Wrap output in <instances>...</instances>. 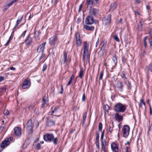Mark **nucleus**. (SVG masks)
I'll list each match as a JSON object with an SVG mask.
<instances>
[{
    "label": "nucleus",
    "instance_id": "f257e3e1",
    "mask_svg": "<svg viewBox=\"0 0 152 152\" xmlns=\"http://www.w3.org/2000/svg\"><path fill=\"white\" fill-rule=\"evenodd\" d=\"M126 106L120 103L115 105L114 108V111L117 113H124L126 110Z\"/></svg>",
    "mask_w": 152,
    "mask_h": 152
},
{
    "label": "nucleus",
    "instance_id": "f03ea898",
    "mask_svg": "<svg viewBox=\"0 0 152 152\" xmlns=\"http://www.w3.org/2000/svg\"><path fill=\"white\" fill-rule=\"evenodd\" d=\"M83 48L84 50L83 58V61L85 62L86 60H89L90 59V56L88 53L89 46L86 42H84Z\"/></svg>",
    "mask_w": 152,
    "mask_h": 152
},
{
    "label": "nucleus",
    "instance_id": "7ed1b4c3",
    "mask_svg": "<svg viewBox=\"0 0 152 152\" xmlns=\"http://www.w3.org/2000/svg\"><path fill=\"white\" fill-rule=\"evenodd\" d=\"M99 0H86V4L87 5V8L94 7L95 6L98 7Z\"/></svg>",
    "mask_w": 152,
    "mask_h": 152
},
{
    "label": "nucleus",
    "instance_id": "20e7f679",
    "mask_svg": "<svg viewBox=\"0 0 152 152\" xmlns=\"http://www.w3.org/2000/svg\"><path fill=\"white\" fill-rule=\"evenodd\" d=\"M13 138L12 137H10L9 138L6 139L4 140L2 142L1 144V147L3 149L7 147L10 144V142L12 141Z\"/></svg>",
    "mask_w": 152,
    "mask_h": 152
},
{
    "label": "nucleus",
    "instance_id": "39448f33",
    "mask_svg": "<svg viewBox=\"0 0 152 152\" xmlns=\"http://www.w3.org/2000/svg\"><path fill=\"white\" fill-rule=\"evenodd\" d=\"M130 130L129 127L127 125H124L122 127V131L123 132V136L126 137L129 134Z\"/></svg>",
    "mask_w": 152,
    "mask_h": 152
},
{
    "label": "nucleus",
    "instance_id": "423d86ee",
    "mask_svg": "<svg viewBox=\"0 0 152 152\" xmlns=\"http://www.w3.org/2000/svg\"><path fill=\"white\" fill-rule=\"evenodd\" d=\"M43 138L45 141H52L54 138V136L52 134L46 133L44 135Z\"/></svg>",
    "mask_w": 152,
    "mask_h": 152
},
{
    "label": "nucleus",
    "instance_id": "0eeeda50",
    "mask_svg": "<svg viewBox=\"0 0 152 152\" xmlns=\"http://www.w3.org/2000/svg\"><path fill=\"white\" fill-rule=\"evenodd\" d=\"M46 43L44 42L42 43L39 46L37 49V53L38 54H43L44 48L45 45Z\"/></svg>",
    "mask_w": 152,
    "mask_h": 152
},
{
    "label": "nucleus",
    "instance_id": "6e6552de",
    "mask_svg": "<svg viewBox=\"0 0 152 152\" xmlns=\"http://www.w3.org/2000/svg\"><path fill=\"white\" fill-rule=\"evenodd\" d=\"M89 8L90 9L89 10V12L90 13V15L92 16H96L99 14V10L97 9L94 8Z\"/></svg>",
    "mask_w": 152,
    "mask_h": 152
},
{
    "label": "nucleus",
    "instance_id": "1a4fd4ad",
    "mask_svg": "<svg viewBox=\"0 0 152 152\" xmlns=\"http://www.w3.org/2000/svg\"><path fill=\"white\" fill-rule=\"evenodd\" d=\"M76 44L77 46L79 47L81 44V42L80 39V34L78 32H76L75 34Z\"/></svg>",
    "mask_w": 152,
    "mask_h": 152
},
{
    "label": "nucleus",
    "instance_id": "9d476101",
    "mask_svg": "<svg viewBox=\"0 0 152 152\" xmlns=\"http://www.w3.org/2000/svg\"><path fill=\"white\" fill-rule=\"evenodd\" d=\"M93 18L91 15L88 16L85 20V23L86 24L91 25L93 23Z\"/></svg>",
    "mask_w": 152,
    "mask_h": 152
},
{
    "label": "nucleus",
    "instance_id": "9b49d317",
    "mask_svg": "<svg viewBox=\"0 0 152 152\" xmlns=\"http://www.w3.org/2000/svg\"><path fill=\"white\" fill-rule=\"evenodd\" d=\"M33 128L32 121L31 119L29 120L26 123V129L28 132L32 130Z\"/></svg>",
    "mask_w": 152,
    "mask_h": 152
},
{
    "label": "nucleus",
    "instance_id": "f8f14e48",
    "mask_svg": "<svg viewBox=\"0 0 152 152\" xmlns=\"http://www.w3.org/2000/svg\"><path fill=\"white\" fill-rule=\"evenodd\" d=\"M26 46L27 47L29 46L32 42V39L30 36L29 35L28 36L27 38L25 40Z\"/></svg>",
    "mask_w": 152,
    "mask_h": 152
},
{
    "label": "nucleus",
    "instance_id": "ddd939ff",
    "mask_svg": "<svg viewBox=\"0 0 152 152\" xmlns=\"http://www.w3.org/2000/svg\"><path fill=\"white\" fill-rule=\"evenodd\" d=\"M15 135L17 136H20L21 134V129L18 127H15L14 129Z\"/></svg>",
    "mask_w": 152,
    "mask_h": 152
},
{
    "label": "nucleus",
    "instance_id": "4468645a",
    "mask_svg": "<svg viewBox=\"0 0 152 152\" xmlns=\"http://www.w3.org/2000/svg\"><path fill=\"white\" fill-rule=\"evenodd\" d=\"M57 40V38L56 37H51L49 40V43L51 46H54Z\"/></svg>",
    "mask_w": 152,
    "mask_h": 152
},
{
    "label": "nucleus",
    "instance_id": "2eb2a0df",
    "mask_svg": "<svg viewBox=\"0 0 152 152\" xmlns=\"http://www.w3.org/2000/svg\"><path fill=\"white\" fill-rule=\"evenodd\" d=\"M111 20V15H109L107 16L104 18L103 21L105 24L109 23Z\"/></svg>",
    "mask_w": 152,
    "mask_h": 152
},
{
    "label": "nucleus",
    "instance_id": "dca6fc26",
    "mask_svg": "<svg viewBox=\"0 0 152 152\" xmlns=\"http://www.w3.org/2000/svg\"><path fill=\"white\" fill-rule=\"evenodd\" d=\"M51 111L50 112V115H53V113H54L55 114L54 115L57 116L56 114L59 111V107H53L51 108Z\"/></svg>",
    "mask_w": 152,
    "mask_h": 152
},
{
    "label": "nucleus",
    "instance_id": "f3484780",
    "mask_svg": "<svg viewBox=\"0 0 152 152\" xmlns=\"http://www.w3.org/2000/svg\"><path fill=\"white\" fill-rule=\"evenodd\" d=\"M30 85V81L28 80H26L23 83L22 88L23 89L27 88Z\"/></svg>",
    "mask_w": 152,
    "mask_h": 152
},
{
    "label": "nucleus",
    "instance_id": "a211bd4d",
    "mask_svg": "<svg viewBox=\"0 0 152 152\" xmlns=\"http://www.w3.org/2000/svg\"><path fill=\"white\" fill-rule=\"evenodd\" d=\"M115 119L118 122L122 121L123 120V116L120 115L118 113H115Z\"/></svg>",
    "mask_w": 152,
    "mask_h": 152
},
{
    "label": "nucleus",
    "instance_id": "6ab92c4d",
    "mask_svg": "<svg viewBox=\"0 0 152 152\" xmlns=\"http://www.w3.org/2000/svg\"><path fill=\"white\" fill-rule=\"evenodd\" d=\"M111 147L112 150L115 152H118V149L117 145L115 143H113L111 144Z\"/></svg>",
    "mask_w": 152,
    "mask_h": 152
},
{
    "label": "nucleus",
    "instance_id": "aec40b11",
    "mask_svg": "<svg viewBox=\"0 0 152 152\" xmlns=\"http://www.w3.org/2000/svg\"><path fill=\"white\" fill-rule=\"evenodd\" d=\"M122 83V82H118L117 84V88L121 91H122L123 90V85Z\"/></svg>",
    "mask_w": 152,
    "mask_h": 152
},
{
    "label": "nucleus",
    "instance_id": "412c9836",
    "mask_svg": "<svg viewBox=\"0 0 152 152\" xmlns=\"http://www.w3.org/2000/svg\"><path fill=\"white\" fill-rule=\"evenodd\" d=\"M106 145V142L105 140L102 141L101 142V146L102 150H103L104 152H106L107 151V149L105 147Z\"/></svg>",
    "mask_w": 152,
    "mask_h": 152
},
{
    "label": "nucleus",
    "instance_id": "4be33fe9",
    "mask_svg": "<svg viewBox=\"0 0 152 152\" xmlns=\"http://www.w3.org/2000/svg\"><path fill=\"white\" fill-rule=\"evenodd\" d=\"M55 124V123L53 120H50L48 118L47 121L46 125L48 126H52Z\"/></svg>",
    "mask_w": 152,
    "mask_h": 152
},
{
    "label": "nucleus",
    "instance_id": "5701e85b",
    "mask_svg": "<svg viewBox=\"0 0 152 152\" xmlns=\"http://www.w3.org/2000/svg\"><path fill=\"white\" fill-rule=\"evenodd\" d=\"M87 25L88 24L84 25V28L87 30H89V31H93L94 29V26H88Z\"/></svg>",
    "mask_w": 152,
    "mask_h": 152
},
{
    "label": "nucleus",
    "instance_id": "b1692460",
    "mask_svg": "<svg viewBox=\"0 0 152 152\" xmlns=\"http://www.w3.org/2000/svg\"><path fill=\"white\" fill-rule=\"evenodd\" d=\"M113 62L112 63L111 65L113 66H114L117 63V59L115 55L113 57Z\"/></svg>",
    "mask_w": 152,
    "mask_h": 152
},
{
    "label": "nucleus",
    "instance_id": "393cba45",
    "mask_svg": "<svg viewBox=\"0 0 152 152\" xmlns=\"http://www.w3.org/2000/svg\"><path fill=\"white\" fill-rule=\"evenodd\" d=\"M142 20H140V23L137 26V28L139 31H142V29L143 24L142 23Z\"/></svg>",
    "mask_w": 152,
    "mask_h": 152
},
{
    "label": "nucleus",
    "instance_id": "a878e982",
    "mask_svg": "<svg viewBox=\"0 0 152 152\" xmlns=\"http://www.w3.org/2000/svg\"><path fill=\"white\" fill-rule=\"evenodd\" d=\"M40 34V33L39 31L35 32L34 34V36L36 39H38V38Z\"/></svg>",
    "mask_w": 152,
    "mask_h": 152
},
{
    "label": "nucleus",
    "instance_id": "bb28decb",
    "mask_svg": "<svg viewBox=\"0 0 152 152\" xmlns=\"http://www.w3.org/2000/svg\"><path fill=\"white\" fill-rule=\"evenodd\" d=\"M145 69L148 71H150L152 72V65H149L145 68Z\"/></svg>",
    "mask_w": 152,
    "mask_h": 152
},
{
    "label": "nucleus",
    "instance_id": "cd10ccee",
    "mask_svg": "<svg viewBox=\"0 0 152 152\" xmlns=\"http://www.w3.org/2000/svg\"><path fill=\"white\" fill-rule=\"evenodd\" d=\"M67 59V54L65 51H64L63 54V62L64 63L66 61Z\"/></svg>",
    "mask_w": 152,
    "mask_h": 152
},
{
    "label": "nucleus",
    "instance_id": "c85d7f7f",
    "mask_svg": "<svg viewBox=\"0 0 152 152\" xmlns=\"http://www.w3.org/2000/svg\"><path fill=\"white\" fill-rule=\"evenodd\" d=\"M116 7V2H114L111 4L110 5V9L111 10H113Z\"/></svg>",
    "mask_w": 152,
    "mask_h": 152
},
{
    "label": "nucleus",
    "instance_id": "c756f323",
    "mask_svg": "<svg viewBox=\"0 0 152 152\" xmlns=\"http://www.w3.org/2000/svg\"><path fill=\"white\" fill-rule=\"evenodd\" d=\"M83 69L82 68L80 69V70L79 74V77L82 78L83 77Z\"/></svg>",
    "mask_w": 152,
    "mask_h": 152
},
{
    "label": "nucleus",
    "instance_id": "7c9ffc66",
    "mask_svg": "<svg viewBox=\"0 0 152 152\" xmlns=\"http://www.w3.org/2000/svg\"><path fill=\"white\" fill-rule=\"evenodd\" d=\"M87 113H84L83 115V119L82 120L83 124H84L85 123V120L86 118Z\"/></svg>",
    "mask_w": 152,
    "mask_h": 152
},
{
    "label": "nucleus",
    "instance_id": "2f4dec72",
    "mask_svg": "<svg viewBox=\"0 0 152 152\" xmlns=\"http://www.w3.org/2000/svg\"><path fill=\"white\" fill-rule=\"evenodd\" d=\"M53 144L56 145L58 141V138L57 137L54 138L53 140Z\"/></svg>",
    "mask_w": 152,
    "mask_h": 152
},
{
    "label": "nucleus",
    "instance_id": "473e14b6",
    "mask_svg": "<svg viewBox=\"0 0 152 152\" xmlns=\"http://www.w3.org/2000/svg\"><path fill=\"white\" fill-rule=\"evenodd\" d=\"M23 18V16H22L20 17V19L17 20L16 21V26H18V24L20 23L21 21L22 20V18Z\"/></svg>",
    "mask_w": 152,
    "mask_h": 152
},
{
    "label": "nucleus",
    "instance_id": "72a5a7b5",
    "mask_svg": "<svg viewBox=\"0 0 152 152\" xmlns=\"http://www.w3.org/2000/svg\"><path fill=\"white\" fill-rule=\"evenodd\" d=\"M140 104L139 105V107H142V104H143L144 106L145 105V103L144 102V100L142 99H141L140 100Z\"/></svg>",
    "mask_w": 152,
    "mask_h": 152
},
{
    "label": "nucleus",
    "instance_id": "f704fd0d",
    "mask_svg": "<svg viewBox=\"0 0 152 152\" xmlns=\"http://www.w3.org/2000/svg\"><path fill=\"white\" fill-rule=\"evenodd\" d=\"M3 113L4 115H9L10 113L7 110H4Z\"/></svg>",
    "mask_w": 152,
    "mask_h": 152
},
{
    "label": "nucleus",
    "instance_id": "c9c22d12",
    "mask_svg": "<svg viewBox=\"0 0 152 152\" xmlns=\"http://www.w3.org/2000/svg\"><path fill=\"white\" fill-rule=\"evenodd\" d=\"M47 67V66L46 64L45 63H44V64L43 68L42 70V71L43 72L45 71L46 70V69Z\"/></svg>",
    "mask_w": 152,
    "mask_h": 152
},
{
    "label": "nucleus",
    "instance_id": "e433bc0d",
    "mask_svg": "<svg viewBox=\"0 0 152 152\" xmlns=\"http://www.w3.org/2000/svg\"><path fill=\"white\" fill-rule=\"evenodd\" d=\"M18 0H13V1H11L10 3H9L8 5H7L9 7H10V6H11L12 5V4L15 2H16Z\"/></svg>",
    "mask_w": 152,
    "mask_h": 152
},
{
    "label": "nucleus",
    "instance_id": "4c0bfd02",
    "mask_svg": "<svg viewBox=\"0 0 152 152\" xmlns=\"http://www.w3.org/2000/svg\"><path fill=\"white\" fill-rule=\"evenodd\" d=\"M46 103V100L45 98H43L42 99V107H43L45 105V104Z\"/></svg>",
    "mask_w": 152,
    "mask_h": 152
},
{
    "label": "nucleus",
    "instance_id": "58836bf2",
    "mask_svg": "<svg viewBox=\"0 0 152 152\" xmlns=\"http://www.w3.org/2000/svg\"><path fill=\"white\" fill-rule=\"evenodd\" d=\"M102 124L101 123H99V131H100L102 130Z\"/></svg>",
    "mask_w": 152,
    "mask_h": 152
},
{
    "label": "nucleus",
    "instance_id": "ea45409f",
    "mask_svg": "<svg viewBox=\"0 0 152 152\" xmlns=\"http://www.w3.org/2000/svg\"><path fill=\"white\" fill-rule=\"evenodd\" d=\"M103 75H104L103 72V71H102L100 73V76L99 77V80H102V79Z\"/></svg>",
    "mask_w": 152,
    "mask_h": 152
},
{
    "label": "nucleus",
    "instance_id": "a19ab883",
    "mask_svg": "<svg viewBox=\"0 0 152 152\" xmlns=\"http://www.w3.org/2000/svg\"><path fill=\"white\" fill-rule=\"evenodd\" d=\"M96 145L97 148L98 149L99 148V140H96Z\"/></svg>",
    "mask_w": 152,
    "mask_h": 152
},
{
    "label": "nucleus",
    "instance_id": "79ce46f5",
    "mask_svg": "<svg viewBox=\"0 0 152 152\" xmlns=\"http://www.w3.org/2000/svg\"><path fill=\"white\" fill-rule=\"evenodd\" d=\"M26 31H24L22 34L21 37H20V38H21V37H24L26 34Z\"/></svg>",
    "mask_w": 152,
    "mask_h": 152
},
{
    "label": "nucleus",
    "instance_id": "37998d69",
    "mask_svg": "<svg viewBox=\"0 0 152 152\" xmlns=\"http://www.w3.org/2000/svg\"><path fill=\"white\" fill-rule=\"evenodd\" d=\"M61 89L60 91L59 92V93H60L61 94H62L63 90H64L63 86H62V85H61Z\"/></svg>",
    "mask_w": 152,
    "mask_h": 152
},
{
    "label": "nucleus",
    "instance_id": "c03bdc74",
    "mask_svg": "<svg viewBox=\"0 0 152 152\" xmlns=\"http://www.w3.org/2000/svg\"><path fill=\"white\" fill-rule=\"evenodd\" d=\"M114 39L117 42H119L120 41L119 39L115 35L114 36Z\"/></svg>",
    "mask_w": 152,
    "mask_h": 152
},
{
    "label": "nucleus",
    "instance_id": "a18cd8bd",
    "mask_svg": "<svg viewBox=\"0 0 152 152\" xmlns=\"http://www.w3.org/2000/svg\"><path fill=\"white\" fill-rule=\"evenodd\" d=\"M36 148L37 150H39L40 149V143H38L36 145Z\"/></svg>",
    "mask_w": 152,
    "mask_h": 152
},
{
    "label": "nucleus",
    "instance_id": "49530a36",
    "mask_svg": "<svg viewBox=\"0 0 152 152\" xmlns=\"http://www.w3.org/2000/svg\"><path fill=\"white\" fill-rule=\"evenodd\" d=\"M96 140H99V134L97 132L96 133Z\"/></svg>",
    "mask_w": 152,
    "mask_h": 152
},
{
    "label": "nucleus",
    "instance_id": "de8ad7c7",
    "mask_svg": "<svg viewBox=\"0 0 152 152\" xmlns=\"http://www.w3.org/2000/svg\"><path fill=\"white\" fill-rule=\"evenodd\" d=\"M12 39V37L10 36L9 38V39L8 40V41L6 43L5 45V46H7V45H8L10 42V39Z\"/></svg>",
    "mask_w": 152,
    "mask_h": 152
},
{
    "label": "nucleus",
    "instance_id": "09e8293b",
    "mask_svg": "<svg viewBox=\"0 0 152 152\" xmlns=\"http://www.w3.org/2000/svg\"><path fill=\"white\" fill-rule=\"evenodd\" d=\"M131 151L129 147L127 146L126 148V152H131Z\"/></svg>",
    "mask_w": 152,
    "mask_h": 152
},
{
    "label": "nucleus",
    "instance_id": "8fccbe9b",
    "mask_svg": "<svg viewBox=\"0 0 152 152\" xmlns=\"http://www.w3.org/2000/svg\"><path fill=\"white\" fill-rule=\"evenodd\" d=\"M127 88L128 89H130L131 88V84L130 83L128 82V84L127 85Z\"/></svg>",
    "mask_w": 152,
    "mask_h": 152
},
{
    "label": "nucleus",
    "instance_id": "3c124183",
    "mask_svg": "<svg viewBox=\"0 0 152 152\" xmlns=\"http://www.w3.org/2000/svg\"><path fill=\"white\" fill-rule=\"evenodd\" d=\"M72 80L70 79L67 84V86H68L70 85L71 84V83H72Z\"/></svg>",
    "mask_w": 152,
    "mask_h": 152
},
{
    "label": "nucleus",
    "instance_id": "603ef678",
    "mask_svg": "<svg viewBox=\"0 0 152 152\" xmlns=\"http://www.w3.org/2000/svg\"><path fill=\"white\" fill-rule=\"evenodd\" d=\"M82 100L83 101H84L85 100V94H83V95Z\"/></svg>",
    "mask_w": 152,
    "mask_h": 152
},
{
    "label": "nucleus",
    "instance_id": "864d4df0",
    "mask_svg": "<svg viewBox=\"0 0 152 152\" xmlns=\"http://www.w3.org/2000/svg\"><path fill=\"white\" fill-rule=\"evenodd\" d=\"M27 16H28V19L29 20L31 18V13H28L27 15Z\"/></svg>",
    "mask_w": 152,
    "mask_h": 152
},
{
    "label": "nucleus",
    "instance_id": "5fc2aeb1",
    "mask_svg": "<svg viewBox=\"0 0 152 152\" xmlns=\"http://www.w3.org/2000/svg\"><path fill=\"white\" fill-rule=\"evenodd\" d=\"M122 77L124 79V80H125V79H126V75L124 74H123V75L122 76Z\"/></svg>",
    "mask_w": 152,
    "mask_h": 152
},
{
    "label": "nucleus",
    "instance_id": "6e6d98bb",
    "mask_svg": "<svg viewBox=\"0 0 152 152\" xmlns=\"http://www.w3.org/2000/svg\"><path fill=\"white\" fill-rule=\"evenodd\" d=\"M145 53L144 51H143L142 53L140 54V56L141 57H142L144 56V55L145 54Z\"/></svg>",
    "mask_w": 152,
    "mask_h": 152
},
{
    "label": "nucleus",
    "instance_id": "4d7b16f0",
    "mask_svg": "<svg viewBox=\"0 0 152 152\" xmlns=\"http://www.w3.org/2000/svg\"><path fill=\"white\" fill-rule=\"evenodd\" d=\"M82 7H83L82 4H80V6L79 7V10H78L79 12L80 11H81V9L82 8Z\"/></svg>",
    "mask_w": 152,
    "mask_h": 152
},
{
    "label": "nucleus",
    "instance_id": "13d9d810",
    "mask_svg": "<svg viewBox=\"0 0 152 152\" xmlns=\"http://www.w3.org/2000/svg\"><path fill=\"white\" fill-rule=\"evenodd\" d=\"M113 127H111L110 126V128H109V131L111 133L113 131Z\"/></svg>",
    "mask_w": 152,
    "mask_h": 152
},
{
    "label": "nucleus",
    "instance_id": "bf43d9fd",
    "mask_svg": "<svg viewBox=\"0 0 152 152\" xmlns=\"http://www.w3.org/2000/svg\"><path fill=\"white\" fill-rule=\"evenodd\" d=\"M99 38H98L97 40V41L96 43V45H95V46L96 47L99 44Z\"/></svg>",
    "mask_w": 152,
    "mask_h": 152
},
{
    "label": "nucleus",
    "instance_id": "052dcab7",
    "mask_svg": "<svg viewBox=\"0 0 152 152\" xmlns=\"http://www.w3.org/2000/svg\"><path fill=\"white\" fill-rule=\"evenodd\" d=\"M149 43L150 44L151 47L152 48V39L149 40Z\"/></svg>",
    "mask_w": 152,
    "mask_h": 152
},
{
    "label": "nucleus",
    "instance_id": "680f3d73",
    "mask_svg": "<svg viewBox=\"0 0 152 152\" xmlns=\"http://www.w3.org/2000/svg\"><path fill=\"white\" fill-rule=\"evenodd\" d=\"M39 138H36V139H35L34 141V143H36L37 142L39 141Z\"/></svg>",
    "mask_w": 152,
    "mask_h": 152
},
{
    "label": "nucleus",
    "instance_id": "e2e57ef3",
    "mask_svg": "<svg viewBox=\"0 0 152 152\" xmlns=\"http://www.w3.org/2000/svg\"><path fill=\"white\" fill-rule=\"evenodd\" d=\"M4 129V126H1L0 127V130L1 131H2Z\"/></svg>",
    "mask_w": 152,
    "mask_h": 152
},
{
    "label": "nucleus",
    "instance_id": "0e129e2a",
    "mask_svg": "<svg viewBox=\"0 0 152 152\" xmlns=\"http://www.w3.org/2000/svg\"><path fill=\"white\" fill-rule=\"evenodd\" d=\"M4 77L2 76H0V82L4 80Z\"/></svg>",
    "mask_w": 152,
    "mask_h": 152
},
{
    "label": "nucleus",
    "instance_id": "69168bd1",
    "mask_svg": "<svg viewBox=\"0 0 152 152\" xmlns=\"http://www.w3.org/2000/svg\"><path fill=\"white\" fill-rule=\"evenodd\" d=\"M39 55L40 56V58H39V60H40L42 58V57L43 56V54H38V56Z\"/></svg>",
    "mask_w": 152,
    "mask_h": 152
},
{
    "label": "nucleus",
    "instance_id": "338daca9",
    "mask_svg": "<svg viewBox=\"0 0 152 152\" xmlns=\"http://www.w3.org/2000/svg\"><path fill=\"white\" fill-rule=\"evenodd\" d=\"M126 58H125V57H123L122 58V61H123V62H125L126 61Z\"/></svg>",
    "mask_w": 152,
    "mask_h": 152
},
{
    "label": "nucleus",
    "instance_id": "774afa93",
    "mask_svg": "<svg viewBox=\"0 0 152 152\" xmlns=\"http://www.w3.org/2000/svg\"><path fill=\"white\" fill-rule=\"evenodd\" d=\"M74 75H72L71 76V77H70V80H72V79H74Z\"/></svg>",
    "mask_w": 152,
    "mask_h": 152
}]
</instances>
